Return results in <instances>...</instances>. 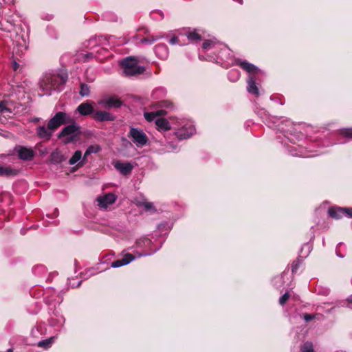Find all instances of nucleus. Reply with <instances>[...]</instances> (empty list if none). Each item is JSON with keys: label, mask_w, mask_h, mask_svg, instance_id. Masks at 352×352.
Masks as SVG:
<instances>
[{"label": "nucleus", "mask_w": 352, "mask_h": 352, "mask_svg": "<svg viewBox=\"0 0 352 352\" xmlns=\"http://www.w3.org/2000/svg\"><path fill=\"white\" fill-rule=\"evenodd\" d=\"M90 87L87 84L81 83L80 84V94L82 96H88L90 94Z\"/></svg>", "instance_id": "nucleus-29"}, {"label": "nucleus", "mask_w": 352, "mask_h": 352, "mask_svg": "<svg viewBox=\"0 0 352 352\" xmlns=\"http://www.w3.org/2000/svg\"><path fill=\"white\" fill-rule=\"evenodd\" d=\"M314 318H315V315H314V314H305L303 315V319L306 322H309V321L312 320Z\"/></svg>", "instance_id": "nucleus-36"}, {"label": "nucleus", "mask_w": 352, "mask_h": 352, "mask_svg": "<svg viewBox=\"0 0 352 352\" xmlns=\"http://www.w3.org/2000/svg\"><path fill=\"white\" fill-rule=\"evenodd\" d=\"M290 298V294L289 292H286L285 294H284L280 298H279V304L281 305V306H284L286 302H287V300H289V298Z\"/></svg>", "instance_id": "nucleus-32"}, {"label": "nucleus", "mask_w": 352, "mask_h": 352, "mask_svg": "<svg viewBox=\"0 0 352 352\" xmlns=\"http://www.w3.org/2000/svg\"><path fill=\"white\" fill-rule=\"evenodd\" d=\"M166 50L167 47L165 44L161 43L155 46V52L157 54L160 52V51H164L165 56H166Z\"/></svg>", "instance_id": "nucleus-33"}, {"label": "nucleus", "mask_w": 352, "mask_h": 352, "mask_svg": "<svg viewBox=\"0 0 352 352\" xmlns=\"http://www.w3.org/2000/svg\"><path fill=\"white\" fill-rule=\"evenodd\" d=\"M77 111L81 116H84L91 114L94 115L95 113L93 106L88 101L79 104L77 107Z\"/></svg>", "instance_id": "nucleus-13"}, {"label": "nucleus", "mask_w": 352, "mask_h": 352, "mask_svg": "<svg viewBox=\"0 0 352 352\" xmlns=\"http://www.w3.org/2000/svg\"><path fill=\"white\" fill-rule=\"evenodd\" d=\"M213 45V42L211 40H206L202 43V49L205 50H208L211 48Z\"/></svg>", "instance_id": "nucleus-34"}, {"label": "nucleus", "mask_w": 352, "mask_h": 352, "mask_svg": "<svg viewBox=\"0 0 352 352\" xmlns=\"http://www.w3.org/2000/svg\"><path fill=\"white\" fill-rule=\"evenodd\" d=\"M299 261H295L292 265V272L293 274L296 273L299 267Z\"/></svg>", "instance_id": "nucleus-35"}, {"label": "nucleus", "mask_w": 352, "mask_h": 352, "mask_svg": "<svg viewBox=\"0 0 352 352\" xmlns=\"http://www.w3.org/2000/svg\"><path fill=\"white\" fill-rule=\"evenodd\" d=\"M82 152L80 150L76 151L72 155V157L69 160V164L70 165H74L76 162L79 161V162L82 160Z\"/></svg>", "instance_id": "nucleus-24"}, {"label": "nucleus", "mask_w": 352, "mask_h": 352, "mask_svg": "<svg viewBox=\"0 0 352 352\" xmlns=\"http://www.w3.org/2000/svg\"><path fill=\"white\" fill-rule=\"evenodd\" d=\"M116 200V197L113 193H108L97 198L98 206L101 208H107L109 205L113 204Z\"/></svg>", "instance_id": "nucleus-9"}, {"label": "nucleus", "mask_w": 352, "mask_h": 352, "mask_svg": "<svg viewBox=\"0 0 352 352\" xmlns=\"http://www.w3.org/2000/svg\"><path fill=\"white\" fill-rule=\"evenodd\" d=\"M52 131L48 129V126L45 127V126H40L36 129V134L40 138H45L46 140H50L52 135Z\"/></svg>", "instance_id": "nucleus-18"}, {"label": "nucleus", "mask_w": 352, "mask_h": 352, "mask_svg": "<svg viewBox=\"0 0 352 352\" xmlns=\"http://www.w3.org/2000/svg\"><path fill=\"white\" fill-rule=\"evenodd\" d=\"M138 60L133 56L124 58L120 62L123 72L127 76H132L143 74L145 67L138 65Z\"/></svg>", "instance_id": "nucleus-2"}, {"label": "nucleus", "mask_w": 352, "mask_h": 352, "mask_svg": "<svg viewBox=\"0 0 352 352\" xmlns=\"http://www.w3.org/2000/svg\"><path fill=\"white\" fill-rule=\"evenodd\" d=\"M340 134L344 138L352 139V128L342 129L340 131Z\"/></svg>", "instance_id": "nucleus-30"}, {"label": "nucleus", "mask_w": 352, "mask_h": 352, "mask_svg": "<svg viewBox=\"0 0 352 352\" xmlns=\"http://www.w3.org/2000/svg\"><path fill=\"white\" fill-rule=\"evenodd\" d=\"M54 341V337H51L48 339L41 340L38 342L37 346L44 349H48L51 346L52 343Z\"/></svg>", "instance_id": "nucleus-25"}, {"label": "nucleus", "mask_w": 352, "mask_h": 352, "mask_svg": "<svg viewBox=\"0 0 352 352\" xmlns=\"http://www.w3.org/2000/svg\"><path fill=\"white\" fill-rule=\"evenodd\" d=\"M72 122L73 118L69 114L58 111L48 121V129L54 131L61 125L67 124Z\"/></svg>", "instance_id": "nucleus-4"}, {"label": "nucleus", "mask_w": 352, "mask_h": 352, "mask_svg": "<svg viewBox=\"0 0 352 352\" xmlns=\"http://www.w3.org/2000/svg\"><path fill=\"white\" fill-rule=\"evenodd\" d=\"M114 167L123 175H130L133 168V166L130 162L122 163L120 161L114 163Z\"/></svg>", "instance_id": "nucleus-10"}, {"label": "nucleus", "mask_w": 352, "mask_h": 352, "mask_svg": "<svg viewBox=\"0 0 352 352\" xmlns=\"http://www.w3.org/2000/svg\"><path fill=\"white\" fill-rule=\"evenodd\" d=\"M19 159L24 161H30L34 157V153L32 148H28L25 146H19L15 148Z\"/></svg>", "instance_id": "nucleus-6"}, {"label": "nucleus", "mask_w": 352, "mask_h": 352, "mask_svg": "<svg viewBox=\"0 0 352 352\" xmlns=\"http://www.w3.org/2000/svg\"><path fill=\"white\" fill-rule=\"evenodd\" d=\"M169 43L171 45L180 44L179 39L177 36H173L170 40Z\"/></svg>", "instance_id": "nucleus-38"}, {"label": "nucleus", "mask_w": 352, "mask_h": 352, "mask_svg": "<svg viewBox=\"0 0 352 352\" xmlns=\"http://www.w3.org/2000/svg\"><path fill=\"white\" fill-rule=\"evenodd\" d=\"M161 103H162L161 106L165 107H168L169 106H170L172 104L171 102H170L168 101H162Z\"/></svg>", "instance_id": "nucleus-40"}, {"label": "nucleus", "mask_w": 352, "mask_h": 352, "mask_svg": "<svg viewBox=\"0 0 352 352\" xmlns=\"http://www.w3.org/2000/svg\"><path fill=\"white\" fill-rule=\"evenodd\" d=\"M68 78L67 73L46 75L41 82V87L46 91L61 90Z\"/></svg>", "instance_id": "nucleus-1"}, {"label": "nucleus", "mask_w": 352, "mask_h": 352, "mask_svg": "<svg viewBox=\"0 0 352 352\" xmlns=\"http://www.w3.org/2000/svg\"><path fill=\"white\" fill-rule=\"evenodd\" d=\"M19 174V170L12 168L11 166H0V176L11 177L16 176Z\"/></svg>", "instance_id": "nucleus-20"}, {"label": "nucleus", "mask_w": 352, "mask_h": 352, "mask_svg": "<svg viewBox=\"0 0 352 352\" xmlns=\"http://www.w3.org/2000/svg\"><path fill=\"white\" fill-rule=\"evenodd\" d=\"M328 214L333 219H341L344 216V208L336 206L331 207L328 210Z\"/></svg>", "instance_id": "nucleus-19"}, {"label": "nucleus", "mask_w": 352, "mask_h": 352, "mask_svg": "<svg viewBox=\"0 0 352 352\" xmlns=\"http://www.w3.org/2000/svg\"><path fill=\"white\" fill-rule=\"evenodd\" d=\"M7 352H13V349H8Z\"/></svg>", "instance_id": "nucleus-42"}, {"label": "nucleus", "mask_w": 352, "mask_h": 352, "mask_svg": "<svg viewBox=\"0 0 352 352\" xmlns=\"http://www.w3.org/2000/svg\"><path fill=\"white\" fill-rule=\"evenodd\" d=\"M140 206H143L146 211H150L152 212H155L156 209L153 204L151 202L144 201L139 204Z\"/></svg>", "instance_id": "nucleus-27"}, {"label": "nucleus", "mask_w": 352, "mask_h": 352, "mask_svg": "<svg viewBox=\"0 0 352 352\" xmlns=\"http://www.w3.org/2000/svg\"><path fill=\"white\" fill-rule=\"evenodd\" d=\"M156 129L159 131H167L170 129L169 122L165 118H157L155 120Z\"/></svg>", "instance_id": "nucleus-17"}, {"label": "nucleus", "mask_w": 352, "mask_h": 352, "mask_svg": "<svg viewBox=\"0 0 352 352\" xmlns=\"http://www.w3.org/2000/svg\"><path fill=\"white\" fill-rule=\"evenodd\" d=\"M160 38H162V36H160L148 35L146 37L142 38L140 40V43L142 44L151 45L155 41L159 40Z\"/></svg>", "instance_id": "nucleus-23"}, {"label": "nucleus", "mask_w": 352, "mask_h": 352, "mask_svg": "<svg viewBox=\"0 0 352 352\" xmlns=\"http://www.w3.org/2000/svg\"><path fill=\"white\" fill-rule=\"evenodd\" d=\"M93 118L96 122L113 121L116 117L104 111H96L93 115Z\"/></svg>", "instance_id": "nucleus-8"}, {"label": "nucleus", "mask_w": 352, "mask_h": 352, "mask_svg": "<svg viewBox=\"0 0 352 352\" xmlns=\"http://www.w3.org/2000/svg\"><path fill=\"white\" fill-rule=\"evenodd\" d=\"M344 208V216H348L352 218V208Z\"/></svg>", "instance_id": "nucleus-37"}, {"label": "nucleus", "mask_w": 352, "mask_h": 352, "mask_svg": "<svg viewBox=\"0 0 352 352\" xmlns=\"http://www.w3.org/2000/svg\"><path fill=\"white\" fill-rule=\"evenodd\" d=\"M13 104L11 101L3 100L0 102V113H12Z\"/></svg>", "instance_id": "nucleus-21"}, {"label": "nucleus", "mask_w": 352, "mask_h": 352, "mask_svg": "<svg viewBox=\"0 0 352 352\" xmlns=\"http://www.w3.org/2000/svg\"><path fill=\"white\" fill-rule=\"evenodd\" d=\"M186 36H187L188 39L191 42H196L201 40V36L200 34H199L197 30L196 29H194L192 30H189L186 33Z\"/></svg>", "instance_id": "nucleus-22"}, {"label": "nucleus", "mask_w": 352, "mask_h": 352, "mask_svg": "<svg viewBox=\"0 0 352 352\" xmlns=\"http://www.w3.org/2000/svg\"><path fill=\"white\" fill-rule=\"evenodd\" d=\"M300 352H315L312 342H305L301 346Z\"/></svg>", "instance_id": "nucleus-26"}, {"label": "nucleus", "mask_w": 352, "mask_h": 352, "mask_svg": "<svg viewBox=\"0 0 352 352\" xmlns=\"http://www.w3.org/2000/svg\"><path fill=\"white\" fill-rule=\"evenodd\" d=\"M155 113L156 115V118L158 116H166L167 114L166 111L163 110V109L157 110V111H155Z\"/></svg>", "instance_id": "nucleus-39"}, {"label": "nucleus", "mask_w": 352, "mask_h": 352, "mask_svg": "<svg viewBox=\"0 0 352 352\" xmlns=\"http://www.w3.org/2000/svg\"><path fill=\"white\" fill-rule=\"evenodd\" d=\"M67 124L68 125L65 126L58 135V138L67 137V143L76 140L82 134L80 126L76 123L74 119L73 122Z\"/></svg>", "instance_id": "nucleus-3"}, {"label": "nucleus", "mask_w": 352, "mask_h": 352, "mask_svg": "<svg viewBox=\"0 0 352 352\" xmlns=\"http://www.w3.org/2000/svg\"><path fill=\"white\" fill-rule=\"evenodd\" d=\"M65 160V157L62 154L61 151L56 148L55 149L50 156V162L52 164H60Z\"/></svg>", "instance_id": "nucleus-15"}, {"label": "nucleus", "mask_w": 352, "mask_h": 352, "mask_svg": "<svg viewBox=\"0 0 352 352\" xmlns=\"http://www.w3.org/2000/svg\"><path fill=\"white\" fill-rule=\"evenodd\" d=\"M236 64L241 69L248 72L250 75H254L256 76V75L261 72L260 69L257 67L250 63H248L246 60H241L238 59L236 60Z\"/></svg>", "instance_id": "nucleus-7"}, {"label": "nucleus", "mask_w": 352, "mask_h": 352, "mask_svg": "<svg viewBox=\"0 0 352 352\" xmlns=\"http://www.w3.org/2000/svg\"><path fill=\"white\" fill-rule=\"evenodd\" d=\"M134 259L135 256L133 254L126 253L124 255L122 258L113 261L111 266L114 268L119 267L130 263Z\"/></svg>", "instance_id": "nucleus-11"}, {"label": "nucleus", "mask_w": 352, "mask_h": 352, "mask_svg": "<svg viewBox=\"0 0 352 352\" xmlns=\"http://www.w3.org/2000/svg\"><path fill=\"white\" fill-rule=\"evenodd\" d=\"M256 76L254 75H249L247 83V90L250 94H252L256 96L259 95L258 88L256 85Z\"/></svg>", "instance_id": "nucleus-12"}, {"label": "nucleus", "mask_w": 352, "mask_h": 352, "mask_svg": "<svg viewBox=\"0 0 352 352\" xmlns=\"http://www.w3.org/2000/svg\"><path fill=\"white\" fill-rule=\"evenodd\" d=\"M109 108H119L122 104V101L116 97H110L102 102Z\"/></svg>", "instance_id": "nucleus-16"}, {"label": "nucleus", "mask_w": 352, "mask_h": 352, "mask_svg": "<svg viewBox=\"0 0 352 352\" xmlns=\"http://www.w3.org/2000/svg\"><path fill=\"white\" fill-rule=\"evenodd\" d=\"M174 135L176 136V138L179 140H184L190 138V135L186 133L184 130H179L174 133Z\"/></svg>", "instance_id": "nucleus-28"}, {"label": "nucleus", "mask_w": 352, "mask_h": 352, "mask_svg": "<svg viewBox=\"0 0 352 352\" xmlns=\"http://www.w3.org/2000/svg\"><path fill=\"white\" fill-rule=\"evenodd\" d=\"M144 118L148 122H152L153 120H154L156 118V115H155V111H153V112H145L144 113Z\"/></svg>", "instance_id": "nucleus-31"}, {"label": "nucleus", "mask_w": 352, "mask_h": 352, "mask_svg": "<svg viewBox=\"0 0 352 352\" xmlns=\"http://www.w3.org/2000/svg\"><path fill=\"white\" fill-rule=\"evenodd\" d=\"M127 136L132 139L138 147L145 146L148 141L146 134L142 130L134 127H131Z\"/></svg>", "instance_id": "nucleus-5"}, {"label": "nucleus", "mask_w": 352, "mask_h": 352, "mask_svg": "<svg viewBox=\"0 0 352 352\" xmlns=\"http://www.w3.org/2000/svg\"><path fill=\"white\" fill-rule=\"evenodd\" d=\"M18 67H19V64H17V63L15 62V63H14V67H14V70H16V69H17V68H18Z\"/></svg>", "instance_id": "nucleus-41"}, {"label": "nucleus", "mask_w": 352, "mask_h": 352, "mask_svg": "<svg viewBox=\"0 0 352 352\" xmlns=\"http://www.w3.org/2000/svg\"><path fill=\"white\" fill-rule=\"evenodd\" d=\"M100 150H101V147L98 144H94V145L89 146L87 148V150L84 154V156L82 157V160L80 162H78V164L77 165L78 167H81L84 164H85L87 158L89 155H91V153H97L99 151H100Z\"/></svg>", "instance_id": "nucleus-14"}]
</instances>
